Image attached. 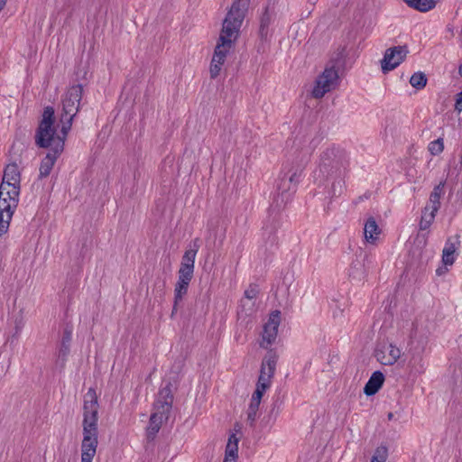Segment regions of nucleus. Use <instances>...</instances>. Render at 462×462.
I'll return each mask as SVG.
<instances>
[{"label":"nucleus","mask_w":462,"mask_h":462,"mask_svg":"<svg viewBox=\"0 0 462 462\" xmlns=\"http://www.w3.org/2000/svg\"><path fill=\"white\" fill-rule=\"evenodd\" d=\"M444 194V182H440L439 185H437L430 196L429 203L426 205L430 208H432V212H438L439 207H440V199L442 195Z\"/></svg>","instance_id":"6ab92c4d"},{"label":"nucleus","mask_w":462,"mask_h":462,"mask_svg":"<svg viewBox=\"0 0 462 462\" xmlns=\"http://www.w3.org/2000/svg\"><path fill=\"white\" fill-rule=\"evenodd\" d=\"M458 72L462 76V64L459 66Z\"/></svg>","instance_id":"58836bf2"},{"label":"nucleus","mask_w":462,"mask_h":462,"mask_svg":"<svg viewBox=\"0 0 462 462\" xmlns=\"http://www.w3.org/2000/svg\"><path fill=\"white\" fill-rule=\"evenodd\" d=\"M384 381V376L383 373L379 371H375L372 374L371 377L369 378L368 382L365 385L364 393L367 396H371L375 394L379 389L382 387Z\"/></svg>","instance_id":"dca6fc26"},{"label":"nucleus","mask_w":462,"mask_h":462,"mask_svg":"<svg viewBox=\"0 0 462 462\" xmlns=\"http://www.w3.org/2000/svg\"><path fill=\"white\" fill-rule=\"evenodd\" d=\"M292 184L288 181L287 174H281L278 183V199L277 206L285 205L291 199V195L296 191L297 188H291Z\"/></svg>","instance_id":"9b49d317"},{"label":"nucleus","mask_w":462,"mask_h":462,"mask_svg":"<svg viewBox=\"0 0 462 462\" xmlns=\"http://www.w3.org/2000/svg\"><path fill=\"white\" fill-rule=\"evenodd\" d=\"M266 390H267L266 388L256 384V388H255L254 392L253 393L251 399L261 402L263 395L264 394Z\"/></svg>","instance_id":"7c9ffc66"},{"label":"nucleus","mask_w":462,"mask_h":462,"mask_svg":"<svg viewBox=\"0 0 462 462\" xmlns=\"http://www.w3.org/2000/svg\"><path fill=\"white\" fill-rule=\"evenodd\" d=\"M276 363H277L276 355L273 352H269L263 359L261 367H264L266 373L272 372V377H273L274 374Z\"/></svg>","instance_id":"5701e85b"},{"label":"nucleus","mask_w":462,"mask_h":462,"mask_svg":"<svg viewBox=\"0 0 462 462\" xmlns=\"http://www.w3.org/2000/svg\"><path fill=\"white\" fill-rule=\"evenodd\" d=\"M388 457L387 448L384 446L378 447L371 458L370 462H385Z\"/></svg>","instance_id":"bb28decb"},{"label":"nucleus","mask_w":462,"mask_h":462,"mask_svg":"<svg viewBox=\"0 0 462 462\" xmlns=\"http://www.w3.org/2000/svg\"><path fill=\"white\" fill-rule=\"evenodd\" d=\"M249 4L250 0L235 1L223 21L222 30L210 64L211 79H216L220 74L227 55L234 49Z\"/></svg>","instance_id":"f257e3e1"},{"label":"nucleus","mask_w":462,"mask_h":462,"mask_svg":"<svg viewBox=\"0 0 462 462\" xmlns=\"http://www.w3.org/2000/svg\"><path fill=\"white\" fill-rule=\"evenodd\" d=\"M194 271L180 268L178 272V282L189 285Z\"/></svg>","instance_id":"c85d7f7f"},{"label":"nucleus","mask_w":462,"mask_h":462,"mask_svg":"<svg viewBox=\"0 0 462 462\" xmlns=\"http://www.w3.org/2000/svg\"><path fill=\"white\" fill-rule=\"evenodd\" d=\"M69 345H65V343H63L62 341H60V347H59V358H61L62 360H64L67 356V355L69 354Z\"/></svg>","instance_id":"2f4dec72"},{"label":"nucleus","mask_w":462,"mask_h":462,"mask_svg":"<svg viewBox=\"0 0 462 462\" xmlns=\"http://www.w3.org/2000/svg\"><path fill=\"white\" fill-rule=\"evenodd\" d=\"M303 171L300 167L291 168L287 171H282V174H287V179L292 184L291 188H297L302 178Z\"/></svg>","instance_id":"412c9836"},{"label":"nucleus","mask_w":462,"mask_h":462,"mask_svg":"<svg viewBox=\"0 0 462 462\" xmlns=\"http://www.w3.org/2000/svg\"><path fill=\"white\" fill-rule=\"evenodd\" d=\"M455 108L458 112H462V91L457 97Z\"/></svg>","instance_id":"72a5a7b5"},{"label":"nucleus","mask_w":462,"mask_h":462,"mask_svg":"<svg viewBox=\"0 0 462 462\" xmlns=\"http://www.w3.org/2000/svg\"><path fill=\"white\" fill-rule=\"evenodd\" d=\"M402 351L397 346L383 345L376 351L377 360L383 365H392L400 358Z\"/></svg>","instance_id":"9d476101"},{"label":"nucleus","mask_w":462,"mask_h":462,"mask_svg":"<svg viewBox=\"0 0 462 462\" xmlns=\"http://www.w3.org/2000/svg\"><path fill=\"white\" fill-rule=\"evenodd\" d=\"M393 418V414L392 412L388 413V419L392 420Z\"/></svg>","instance_id":"4c0bfd02"},{"label":"nucleus","mask_w":462,"mask_h":462,"mask_svg":"<svg viewBox=\"0 0 462 462\" xmlns=\"http://www.w3.org/2000/svg\"><path fill=\"white\" fill-rule=\"evenodd\" d=\"M281 324V312L274 310L270 313L267 321L263 324L261 335L260 346L269 348L276 341L278 328Z\"/></svg>","instance_id":"6e6552de"},{"label":"nucleus","mask_w":462,"mask_h":462,"mask_svg":"<svg viewBox=\"0 0 462 462\" xmlns=\"http://www.w3.org/2000/svg\"><path fill=\"white\" fill-rule=\"evenodd\" d=\"M338 83L339 76L337 70L334 67L326 68L317 77L311 95L315 98H321L327 93L334 90L338 86Z\"/></svg>","instance_id":"0eeeda50"},{"label":"nucleus","mask_w":462,"mask_h":462,"mask_svg":"<svg viewBox=\"0 0 462 462\" xmlns=\"http://www.w3.org/2000/svg\"><path fill=\"white\" fill-rule=\"evenodd\" d=\"M292 184L288 181L287 174H281L278 183V199L277 206L285 205L291 199V195L296 191L297 188H291Z\"/></svg>","instance_id":"f8f14e48"},{"label":"nucleus","mask_w":462,"mask_h":462,"mask_svg":"<svg viewBox=\"0 0 462 462\" xmlns=\"http://www.w3.org/2000/svg\"><path fill=\"white\" fill-rule=\"evenodd\" d=\"M436 213L437 212H432V208H430L428 206H426L424 208V210L422 212V216L421 217L425 220H429L430 222H433L434 221V218H435V216H436Z\"/></svg>","instance_id":"c756f323"},{"label":"nucleus","mask_w":462,"mask_h":462,"mask_svg":"<svg viewBox=\"0 0 462 462\" xmlns=\"http://www.w3.org/2000/svg\"><path fill=\"white\" fill-rule=\"evenodd\" d=\"M411 85L417 88L421 89L427 84V78L422 72H415L410 79Z\"/></svg>","instance_id":"393cba45"},{"label":"nucleus","mask_w":462,"mask_h":462,"mask_svg":"<svg viewBox=\"0 0 462 462\" xmlns=\"http://www.w3.org/2000/svg\"><path fill=\"white\" fill-rule=\"evenodd\" d=\"M199 248V245L198 244V241L195 240L193 245L184 253L180 268L194 271L195 260Z\"/></svg>","instance_id":"f3484780"},{"label":"nucleus","mask_w":462,"mask_h":462,"mask_svg":"<svg viewBox=\"0 0 462 462\" xmlns=\"http://www.w3.org/2000/svg\"><path fill=\"white\" fill-rule=\"evenodd\" d=\"M172 395L169 388L162 389L154 402V411L150 417L149 425L147 427V435L153 438L160 430L162 423L169 418V414L172 405Z\"/></svg>","instance_id":"423d86ee"},{"label":"nucleus","mask_w":462,"mask_h":462,"mask_svg":"<svg viewBox=\"0 0 462 462\" xmlns=\"http://www.w3.org/2000/svg\"><path fill=\"white\" fill-rule=\"evenodd\" d=\"M97 411L98 403L94 389L90 388L84 396L83 439L81 443V461L92 462L97 448Z\"/></svg>","instance_id":"20e7f679"},{"label":"nucleus","mask_w":462,"mask_h":462,"mask_svg":"<svg viewBox=\"0 0 462 462\" xmlns=\"http://www.w3.org/2000/svg\"><path fill=\"white\" fill-rule=\"evenodd\" d=\"M261 402L250 399L248 403V407L245 411L246 420L253 426L257 419V414L259 411Z\"/></svg>","instance_id":"aec40b11"},{"label":"nucleus","mask_w":462,"mask_h":462,"mask_svg":"<svg viewBox=\"0 0 462 462\" xmlns=\"http://www.w3.org/2000/svg\"><path fill=\"white\" fill-rule=\"evenodd\" d=\"M459 242L457 238L454 241L452 239H448L445 244V246L442 251V263L446 266H451L457 256V250L458 248Z\"/></svg>","instance_id":"4468645a"},{"label":"nucleus","mask_w":462,"mask_h":462,"mask_svg":"<svg viewBox=\"0 0 462 462\" xmlns=\"http://www.w3.org/2000/svg\"><path fill=\"white\" fill-rule=\"evenodd\" d=\"M236 457H226L224 458V462H236Z\"/></svg>","instance_id":"c9c22d12"},{"label":"nucleus","mask_w":462,"mask_h":462,"mask_svg":"<svg viewBox=\"0 0 462 462\" xmlns=\"http://www.w3.org/2000/svg\"><path fill=\"white\" fill-rule=\"evenodd\" d=\"M21 174L16 163L8 164L0 185V236L6 234L20 194Z\"/></svg>","instance_id":"7ed1b4c3"},{"label":"nucleus","mask_w":462,"mask_h":462,"mask_svg":"<svg viewBox=\"0 0 462 462\" xmlns=\"http://www.w3.org/2000/svg\"><path fill=\"white\" fill-rule=\"evenodd\" d=\"M436 272L438 275H441L444 273L441 268L437 269Z\"/></svg>","instance_id":"e433bc0d"},{"label":"nucleus","mask_w":462,"mask_h":462,"mask_svg":"<svg viewBox=\"0 0 462 462\" xmlns=\"http://www.w3.org/2000/svg\"><path fill=\"white\" fill-rule=\"evenodd\" d=\"M272 372L266 373L264 367H261L257 384L268 389L271 386Z\"/></svg>","instance_id":"cd10ccee"},{"label":"nucleus","mask_w":462,"mask_h":462,"mask_svg":"<svg viewBox=\"0 0 462 462\" xmlns=\"http://www.w3.org/2000/svg\"><path fill=\"white\" fill-rule=\"evenodd\" d=\"M428 150L431 155H439L444 150V141L442 138L431 141L428 145Z\"/></svg>","instance_id":"a878e982"},{"label":"nucleus","mask_w":462,"mask_h":462,"mask_svg":"<svg viewBox=\"0 0 462 462\" xmlns=\"http://www.w3.org/2000/svg\"><path fill=\"white\" fill-rule=\"evenodd\" d=\"M238 442H239V439L235 434H232L228 438V442H227L226 448V454H225L226 457H231L237 458V457H238Z\"/></svg>","instance_id":"4be33fe9"},{"label":"nucleus","mask_w":462,"mask_h":462,"mask_svg":"<svg viewBox=\"0 0 462 462\" xmlns=\"http://www.w3.org/2000/svg\"><path fill=\"white\" fill-rule=\"evenodd\" d=\"M72 337V330L69 328L65 329L61 341L65 345H69Z\"/></svg>","instance_id":"473e14b6"},{"label":"nucleus","mask_w":462,"mask_h":462,"mask_svg":"<svg viewBox=\"0 0 462 462\" xmlns=\"http://www.w3.org/2000/svg\"><path fill=\"white\" fill-rule=\"evenodd\" d=\"M381 230L374 217H369L364 227V236L365 242L369 244H375L378 240Z\"/></svg>","instance_id":"2eb2a0df"},{"label":"nucleus","mask_w":462,"mask_h":462,"mask_svg":"<svg viewBox=\"0 0 462 462\" xmlns=\"http://www.w3.org/2000/svg\"><path fill=\"white\" fill-rule=\"evenodd\" d=\"M81 97V85L72 86L66 92L62 99V113L60 115V120L59 124L60 132L59 134L67 137V134L71 128L73 117L79 111Z\"/></svg>","instance_id":"39448f33"},{"label":"nucleus","mask_w":462,"mask_h":462,"mask_svg":"<svg viewBox=\"0 0 462 462\" xmlns=\"http://www.w3.org/2000/svg\"><path fill=\"white\" fill-rule=\"evenodd\" d=\"M431 224H432V223H431V222H430L429 220H425V219H423V218L421 217V219H420V228L421 230H425V229L429 228V227L430 226V225H431Z\"/></svg>","instance_id":"f704fd0d"},{"label":"nucleus","mask_w":462,"mask_h":462,"mask_svg":"<svg viewBox=\"0 0 462 462\" xmlns=\"http://www.w3.org/2000/svg\"><path fill=\"white\" fill-rule=\"evenodd\" d=\"M259 294L258 287L255 284H251L244 293V298L241 300V310L245 315H250L254 311L255 301Z\"/></svg>","instance_id":"ddd939ff"},{"label":"nucleus","mask_w":462,"mask_h":462,"mask_svg":"<svg viewBox=\"0 0 462 462\" xmlns=\"http://www.w3.org/2000/svg\"><path fill=\"white\" fill-rule=\"evenodd\" d=\"M188 289V284L177 282L174 288V309H176L178 303L181 301L182 298L187 294Z\"/></svg>","instance_id":"b1692460"},{"label":"nucleus","mask_w":462,"mask_h":462,"mask_svg":"<svg viewBox=\"0 0 462 462\" xmlns=\"http://www.w3.org/2000/svg\"><path fill=\"white\" fill-rule=\"evenodd\" d=\"M406 46H396L386 50L382 60V69L388 72L398 67L408 54Z\"/></svg>","instance_id":"1a4fd4ad"},{"label":"nucleus","mask_w":462,"mask_h":462,"mask_svg":"<svg viewBox=\"0 0 462 462\" xmlns=\"http://www.w3.org/2000/svg\"><path fill=\"white\" fill-rule=\"evenodd\" d=\"M53 123L54 109L47 106L43 111L36 134V143L40 147L50 149L40 165L39 177L42 179L50 175L58 157L64 150L66 137L59 134H55Z\"/></svg>","instance_id":"f03ea898"},{"label":"nucleus","mask_w":462,"mask_h":462,"mask_svg":"<svg viewBox=\"0 0 462 462\" xmlns=\"http://www.w3.org/2000/svg\"><path fill=\"white\" fill-rule=\"evenodd\" d=\"M410 8L426 13L435 8V0H402Z\"/></svg>","instance_id":"a211bd4d"}]
</instances>
